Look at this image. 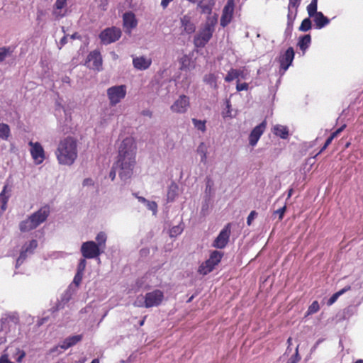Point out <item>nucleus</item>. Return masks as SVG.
<instances>
[{
  "label": "nucleus",
  "instance_id": "f257e3e1",
  "mask_svg": "<svg viewBox=\"0 0 363 363\" xmlns=\"http://www.w3.org/2000/svg\"><path fill=\"white\" fill-rule=\"evenodd\" d=\"M118 156L115 167L119 170L118 175L126 182L133 174L136 164L138 150L135 138L130 133L121 132L116 143Z\"/></svg>",
  "mask_w": 363,
  "mask_h": 363
},
{
  "label": "nucleus",
  "instance_id": "f03ea898",
  "mask_svg": "<svg viewBox=\"0 0 363 363\" xmlns=\"http://www.w3.org/2000/svg\"><path fill=\"white\" fill-rule=\"evenodd\" d=\"M55 155L59 164L72 166L78 157V140L68 135L61 138L55 151Z\"/></svg>",
  "mask_w": 363,
  "mask_h": 363
},
{
  "label": "nucleus",
  "instance_id": "7ed1b4c3",
  "mask_svg": "<svg viewBox=\"0 0 363 363\" xmlns=\"http://www.w3.org/2000/svg\"><path fill=\"white\" fill-rule=\"evenodd\" d=\"M218 22V15L207 16L205 23L195 35L194 43L197 48H203L212 38Z\"/></svg>",
  "mask_w": 363,
  "mask_h": 363
},
{
  "label": "nucleus",
  "instance_id": "20e7f679",
  "mask_svg": "<svg viewBox=\"0 0 363 363\" xmlns=\"http://www.w3.org/2000/svg\"><path fill=\"white\" fill-rule=\"evenodd\" d=\"M49 213V207H42L38 211L29 216L27 219L20 223L19 228L21 231L28 232L33 229H35L47 219Z\"/></svg>",
  "mask_w": 363,
  "mask_h": 363
},
{
  "label": "nucleus",
  "instance_id": "39448f33",
  "mask_svg": "<svg viewBox=\"0 0 363 363\" xmlns=\"http://www.w3.org/2000/svg\"><path fill=\"white\" fill-rule=\"evenodd\" d=\"M318 0H312L307 6V12L310 18H313L315 28L321 29L330 23V19L322 12L317 11Z\"/></svg>",
  "mask_w": 363,
  "mask_h": 363
},
{
  "label": "nucleus",
  "instance_id": "423d86ee",
  "mask_svg": "<svg viewBox=\"0 0 363 363\" xmlns=\"http://www.w3.org/2000/svg\"><path fill=\"white\" fill-rule=\"evenodd\" d=\"M223 255V253L219 251H213L211 253L209 258L200 264L198 269V272L202 275H206L211 272L214 269L215 267L220 262Z\"/></svg>",
  "mask_w": 363,
  "mask_h": 363
},
{
  "label": "nucleus",
  "instance_id": "0eeeda50",
  "mask_svg": "<svg viewBox=\"0 0 363 363\" xmlns=\"http://www.w3.org/2000/svg\"><path fill=\"white\" fill-rule=\"evenodd\" d=\"M106 94L110 105L116 106L125 97L127 87L125 85L113 86L107 89Z\"/></svg>",
  "mask_w": 363,
  "mask_h": 363
},
{
  "label": "nucleus",
  "instance_id": "6e6552de",
  "mask_svg": "<svg viewBox=\"0 0 363 363\" xmlns=\"http://www.w3.org/2000/svg\"><path fill=\"white\" fill-rule=\"evenodd\" d=\"M81 253L85 259H94L99 257L101 252L99 245L94 241H86L81 246Z\"/></svg>",
  "mask_w": 363,
  "mask_h": 363
},
{
  "label": "nucleus",
  "instance_id": "1a4fd4ad",
  "mask_svg": "<svg viewBox=\"0 0 363 363\" xmlns=\"http://www.w3.org/2000/svg\"><path fill=\"white\" fill-rule=\"evenodd\" d=\"M121 36V30L118 28L111 27L104 30L99 35L102 43L111 44L118 40Z\"/></svg>",
  "mask_w": 363,
  "mask_h": 363
},
{
  "label": "nucleus",
  "instance_id": "9d476101",
  "mask_svg": "<svg viewBox=\"0 0 363 363\" xmlns=\"http://www.w3.org/2000/svg\"><path fill=\"white\" fill-rule=\"evenodd\" d=\"M30 153L35 164H40L45 159V152L42 145L38 142L28 143Z\"/></svg>",
  "mask_w": 363,
  "mask_h": 363
},
{
  "label": "nucleus",
  "instance_id": "9b49d317",
  "mask_svg": "<svg viewBox=\"0 0 363 363\" xmlns=\"http://www.w3.org/2000/svg\"><path fill=\"white\" fill-rule=\"evenodd\" d=\"M146 308L157 307L160 306L164 298L162 291L160 289H155L152 291L147 292L145 295Z\"/></svg>",
  "mask_w": 363,
  "mask_h": 363
},
{
  "label": "nucleus",
  "instance_id": "f8f14e48",
  "mask_svg": "<svg viewBox=\"0 0 363 363\" xmlns=\"http://www.w3.org/2000/svg\"><path fill=\"white\" fill-rule=\"evenodd\" d=\"M190 106L189 98L182 94L176 99L170 106V110L174 113H185Z\"/></svg>",
  "mask_w": 363,
  "mask_h": 363
},
{
  "label": "nucleus",
  "instance_id": "ddd939ff",
  "mask_svg": "<svg viewBox=\"0 0 363 363\" xmlns=\"http://www.w3.org/2000/svg\"><path fill=\"white\" fill-rule=\"evenodd\" d=\"M13 189L12 182L9 179L6 180L4 185L3 186V189L0 193V211L1 213H4L7 206V203L9 201V198L11 195V191Z\"/></svg>",
  "mask_w": 363,
  "mask_h": 363
},
{
  "label": "nucleus",
  "instance_id": "4468645a",
  "mask_svg": "<svg viewBox=\"0 0 363 363\" xmlns=\"http://www.w3.org/2000/svg\"><path fill=\"white\" fill-rule=\"evenodd\" d=\"M133 66L138 71L149 69L152 63V57L149 55H133Z\"/></svg>",
  "mask_w": 363,
  "mask_h": 363
},
{
  "label": "nucleus",
  "instance_id": "2eb2a0df",
  "mask_svg": "<svg viewBox=\"0 0 363 363\" xmlns=\"http://www.w3.org/2000/svg\"><path fill=\"white\" fill-rule=\"evenodd\" d=\"M230 235V224L226 225L220 232L213 242V246L216 248H224L228 241Z\"/></svg>",
  "mask_w": 363,
  "mask_h": 363
},
{
  "label": "nucleus",
  "instance_id": "dca6fc26",
  "mask_svg": "<svg viewBox=\"0 0 363 363\" xmlns=\"http://www.w3.org/2000/svg\"><path fill=\"white\" fill-rule=\"evenodd\" d=\"M234 1L235 0H228L226 5L223 9L220 18V26L223 27L228 26L233 18L235 6Z\"/></svg>",
  "mask_w": 363,
  "mask_h": 363
},
{
  "label": "nucleus",
  "instance_id": "f3484780",
  "mask_svg": "<svg viewBox=\"0 0 363 363\" xmlns=\"http://www.w3.org/2000/svg\"><path fill=\"white\" fill-rule=\"evenodd\" d=\"M294 58V51L292 48H289L284 54L279 57L280 70L284 74L292 64Z\"/></svg>",
  "mask_w": 363,
  "mask_h": 363
},
{
  "label": "nucleus",
  "instance_id": "a211bd4d",
  "mask_svg": "<svg viewBox=\"0 0 363 363\" xmlns=\"http://www.w3.org/2000/svg\"><path fill=\"white\" fill-rule=\"evenodd\" d=\"M38 242L35 240H32L28 243H26L20 252V255L16 260V267L20 266L26 259L28 254L33 253V250L37 247Z\"/></svg>",
  "mask_w": 363,
  "mask_h": 363
},
{
  "label": "nucleus",
  "instance_id": "6ab92c4d",
  "mask_svg": "<svg viewBox=\"0 0 363 363\" xmlns=\"http://www.w3.org/2000/svg\"><path fill=\"white\" fill-rule=\"evenodd\" d=\"M86 65L89 68L99 71L102 66V57L100 52L97 50L90 52L87 57Z\"/></svg>",
  "mask_w": 363,
  "mask_h": 363
},
{
  "label": "nucleus",
  "instance_id": "aec40b11",
  "mask_svg": "<svg viewBox=\"0 0 363 363\" xmlns=\"http://www.w3.org/2000/svg\"><path fill=\"white\" fill-rule=\"evenodd\" d=\"M82 340V335H75L67 337L59 345L55 347L51 350V352L58 350L59 348L66 350L68 348L75 345Z\"/></svg>",
  "mask_w": 363,
  "mask_h": 363
},
{
  "label": "nucleus",
  "instance_id": "412c9836",
  "mask_svg": "<svg viewBox=\"0 0 363 363\" xmlns=\"http://www.w3.org/2000/svg\"><path fill=\"white\" fill-rule=\"evenodd\" d=\"M266 128V122L263 121L259 125L255 126L251 131L249 135V143L251 146L254 147L257 145L260 137L264 132Z\"/></svg>",
  "mask_w": 363,
  "mask_h": 363
},
{
  "label": "nucleus",
  "instance_id": "4be33fe9",
  "mask_svg": "<svg viewBox=\"0 0 363 363\" xmlns=\"http://www.w3.org/2000/svg\"><path fill=\"white\" fill-rule=\"evenodd\" d=\"M123 24L125 31L130 34L138 25L135 14L132 12L125 13L123 16Z\"/></svg>",
  "mask_w": 363,
  "mask_h": 363
},
{
  "label": "nucleus",
  "instance_id": "5701e85b",
  "mask_svg": "<svg viewBox=\"0 0 363 363\" xmlns=\"http://www.w3.org/2000/svg\"><path fill=\"white\" fill-rule=\"evenodd\" d=\"M134 196L138 199V202L142 203L146 208L150 211L153 216H156L157 213V204L154 201H150L143 196H138V194H135Z\"/></svg>",
  "mask_w": 363,
  "mask_h": 363
},
{
  "label": "nucleus",
  "instance_id": "b1692460",
  "mask_svg": "<svg viewBox=\"0 0 363 363\" xmlns=\"http://www.w3.org/2000/svg\"><path fill=\"white\" fill-rule=\"evenodd\" d=\"M181 25L184 31L188 34L194 33L196 30V26L189 15H184L181 18Z\"/></svg>",
  "mask_w": 363,
  "mask_h": 363
},
{
  "label": "nucleus",
  "instance_id": "393cba45",
  "mask_svg": "<svg viewBox=\"0 0 363 363\" xmlns=\"http://www.w3.org/2000/svg\"><path fill=\"white\" fill-rule=\"evenodd\" d=\"M66 6L67 0H56L53 10V14L56 18H62L65 16Z\"/></svg>",
  "mask_w": 363,
  "mask_h": 363
},
{
  "label": "nucleus",
  "instance_id": "a878e982",
  "mask_svg": "<svg viewBox=\"0 0 363 363\" xmlns=\"http://www.w3.org/2000/svg\"><path fill=\"white\" fill-rule=\"evenodd\" d=\"M215 5V0H201L198 3V7L201 10L202 13L208 14V16H213L212 10Z\"/></svg>",
  "mask_w": 363,
  "mask_h": 363
},
{
  "label": "nucleus",
  "instance_id": "bb28decb",
  "mask_svg": "<svg viewBox=\"0 0 363 363\" xmlns=\"http://www.w3.org/2000/svg\"><path fill=\"white\" fill-rule=\"evenodd\" d=\"M179 69L181 71L187 72L194 67V66L193 65L191 59L186 55H182L179 59Z\"/></svg>",
  "mask_w": 363,
  "mask_h": 363
},
{
  "label": "nucleus",
  "instance_id": "cd10ccee",
  "mask_svg": "<svg viewBox=\"0 0 363 363\" xmlns=\"http://www.w3.org/2000/svg\"><path fill=\"white\" fill-rule=\"evenodd\" d=\"M179 194V186L172 183L169 185L167 194V200L168 202L174 201Z\"/></svg>",
  "mask_w": 363,
  "mask_h": 363
},
{
  "label": "nucleus",
  "instance_id": "c85d7f7f",
  "mask_svg": "<svg viewBox=\"0 0 363 363\" xmlns=\"http://www.w3.org/2000/svg\"><path fill=\"white\" fill-rule=\"evenodd\" d=\"M240 77L244 78L243 71L241 69H231L225 76V81L230 82L234 79H239Z\"/></svg>",
  "mask_w": 363,
  "mask_h": 363
},
{
  "label": "nucleus",
  "instance_id": "c756f323",
  "mask_svg": "<svg viewBox=\"0 0 363 363\" xmlns=\"http://www.w3.org/2000/svg\"><path fill=\"white\" fill-rule=\"evenodd\" d=\"M272 132L276 135L282 139H286L289 135V130L286 126L282 125H276L272 129Z\"/></svg>",
  "mask_w": 363,
  "mask_h": 363
},
{
  "label": "nucleus",
  "instance_id": "7c9ffc66",
  "mask_svg": "<svg viewBox=\"0 0 363 363\" xmlns=\"http://www.w3.org/2000/svg\"><path fill=\"white\" fill-rule=\"evenodd\" d=\"M196 152L201 157V162L206 163L207 160L208 145L203 142L201 143L197 147Z\"/></svg>",
  "mask_w": 363,
  "mask_h": 363
},
{
  "label": "nucleus",
  "instance_id": "2f4dec72",
  "mask_svg": "<svg viewBox=\"0 0 363 363\" xmlns=\"http://www.w3.org/2000/svg\"><path fill=\"white\" fill-rule=\"evenodd\" d=\"M11 135V129L9 125L0 123V139L8 140Z\"/></svg>",
  "mask_w": 363,
  "mask_h": 363
},
{
  "label": "nucleus",
  "instance_id": "473e14b6",
  "mask_svg": "<svg viewBox=\"0 0 363 363\" xmlns=\"http://www.w3.org/2000/svg\"><path fill=\"white\" fill-rule=\"evenodd\" d=\"M311 42V38L310 35H305L300 38L298 45L300 49L304 52L310 46Z\"/></svg>",
  "mask_w": 363,
  "mask_h": 363
},
{
  "label": "nucleus",
  "instance_id": "72a5a7b5",
  "mask_svg": "<svg viewBox=\"0 0 363 363\" xmlns=\"http://www.w3.org/2000/svg\"><path fill=\"white\" fill-rule=\"evenodd\" d=\"M203 81L212 88H217V77L214 74L209 73L206 74L203 77Z\"/></svg>",
  "mask_w": 363,
  "mask_h": 363
},
{
  "label": "nucleus",
  "instance_id": "f704fd0d",
  "mask_svg": "<svg viewBox=\"0 0 363 363\" xmlns=\"http://www.w3.org/2000/svg\"><path fill=\"white\" fill-rule=\"evenodd\" d=\"M107 240V235L104 232L99 233L96 236V245H99V248L102 247L103 249L106 247V242Z\"/></svg>",
  "mask_w": 363,
  "mask_h": 363
},
{
  "label": "nucleus",
  "instance_id": "c9c22d12",
  "mask_svg": "<svg viewBox=\"0 0 363 363\" xmlns=\"http://www.w3.org/2000/svg\"><path fill=\"white\" fill-rule=\"evenodd\" d=\"M350 289V286H346L345 287L344 289L340 290L339 291L335 293L330 298L329 300L328 301V306H331L333 305L337 300V298L341 296L343 294H345L346 291H349Z\"/></svg>",
  "mask_w": 363,
  "mask_h": 363
},
{
  "label": "nucleus",
  "instance_id": "e433bc0d",
  "mask_svg": "<svg viewBox=\"0 0 363 363\" xmlns=\"http://www.w3.org/2000/svg\"><path fill=\"white\" fill-rule=\"evenodd\" d=\"M13 323V320L9 317L3 318L1 320V330L7 333L10 330L11 325Z\"/></svg>",
  "mask_w": 363,
  "mask_h": 363
},
{
  "label": "nucleus",
  "instance_id": "4c0bfd02",
  "mask_svg": "<svg viewBox=\"0 0 363 363\" xmlns=\"http://www.w3.org/2000/svg\"><path fill=\"white\" fill-rule=\"evenodd\" d=\"M288 10H289V11H288V15H287V18H288L287 26H288V28H291L294 21L297 15V11L293 10V9H288Z\"/></svg>",
  "mask_w": 363,
  "mask_h": 363
},
{
  "label": "nucleus",
  "instance_id": "58836bf2",
  "mask_svg": "<svg viewBox=\"0 0 363 363\" xmlns=\"http://www.w3.org/2000/svg\"><path fill=\"white\" fill-rule=\"evenodd\" d=\"M192 123L194 124V128H196L197 130L201 131L202 133H204L206 131V128L205 121L193 118Z\"/></svg>",
  "mask_w": 363,
  "mask_h": 363
},
{
  "label": "nucleus",
  "instance_id": "ea45409f",
  "mask_svg": "<svg viewBox=\"0 0 363 363\" xmlns=\"http://www.w3.org/2000/svg\"><path fill=\"white\" fill-rule=\"evenodd\" d=\"M311 28V21L309 18H306L303 20L300 27L299 30L303 32H306L309 30Z\"/></svg>",
  "mask_w": 363,
  "mask_h": 363
},
{
  "label": "nucleus",
  "instance_id": "a19ab883",
  "mask_svg": "<svg viewBox=\"0 0 363 363\" xmlns=\"http://www.w3.org/2000/svg\"><path fill=\"white\" fill-rule=\"evenodd\" d=\"M319 303L318 301H313L311 305L308 307L307 314L311 315L313 313H315L319 311Z\"/></svg>",
  "mask_w": 363,
  "mask_h": 363
},
{
  "label": "nucleus",
  "instance_id": "79ce46f5",
  "mask_svg": "<svg viewBox=\"0 0 363 363\" xmlns=\"http://www.w3.org/2000/svg\"><path fill=\"white\" fill-rule=\"evenodd\" d=\"M133 305L136 307H145V296H139L137 297L135 301L133 303Z\"/></svg>",
  "mask_w": 363,
  "mask_h": 363
},
{
  "label": "nucleus",
  "instance_id": "37998d69",
  "mask_svg": "<svg viewBox=\"0 0 363 363\" xmlns=\"http://www.w3.org/2000/svg\"><path fill=\"white\" fill-rule=\"evenodd\" d=\"M10 55V50L6 48H0V62L4 61Z\"/></svg>",
  "mask_w": 363,
  "mask_h": 363
},
{
  "label": "nucleus",
  "instance_id": "c03bdc74",
  "mask_svg": "<svg viewBox=\"0 0 363 363\" xmlns=\"http://www.w3.org/2000/svg\"><path fill=\"white\" fill-rule=\"evenodd\" d=\"M182 232V228L180 226L177 225V226L172 227L170 229L169 235L171 237H174V236H177V235L181 234Z\"/></svg>",
  "mask_w": 363,
  "mask_h": 363
},
{
  "label": "nucleus",
  "instance_id": "a18cd8bd",
  "mask_svg": "<svg viewBox=\"0 0 363 363\" xmlns=\"http://www.w3.org/2000/svg\"><path fill=\"white\" fill-rule=\"evenodd\" d=\"M86 266V261L85 258L81 259L79 260V264L77 266V272L78 273L84 274V271Z\"/></svg>",
  "mask_w": 363,
  "mask_h": 363
},
{
  "label": "nucleus",
  "instance_id": "49530a36",
  "mask_svg": "<svg viewBox=\"0 0 363 363\" xmlns=\"http://www.w3.org/2000/svg\"><path fill=\"white\" fill-rule=\"evenodd\" d=\"M301 0H289L288 9L296 10L300 5Z\"/></svg>",
  "mask_w": 363,
  "mask_h": 363
},
{
  "label": "nucleus",
  "instance_id": "de8ad7c7",
  "mask_svg": "<svg viewBox=\"0 0 363 363\" xmlns=\"http://www.w3.org/2000/svg\"><path fill=\"white\" fill-rule=\"evenodd\" d=\"M16 354L18 355V357H16V359L18 362L21 363L24 357L26 356V353L24 351L20 349H16Z\"/></svg>",
  "mask_w": 363,
  "mask_h": 363
},
{
  "label": "nucleus",
  "instance_id": "09e8293b",
  "mask_svg": "<svg viewBox=\"0 0 363 363\" xmlns=\"http://www.w3.org/2000/svg\"><path fill=\"white\" fill-rule=\"evenodd\" d=\"M248 84L247 83H238L237 84V86H236V89L238 91H247L248 89Z\"/></svg>",
  "mask_w": 363,
  "mask_h": 363
},
{
  "label": "nucleus",
  "instance_id": "8fccbe9b",
  "mask_svg": "<svg viewBox=\"0 0 363 363\" xmlns=\"http://www.w3.org/2000/svg\"><path fill=\"white\" fill-rule=\"evenodd\" d=\"M0 363H14L11 361L7 354H3L0 356Z\"/></svg>",
  "mask_w": 363,
  "mask_h": 363
},
{
  "label": "nucleus",
  "instance_id": "3c124183",
  "mask_svg": "<svg viewBox=\"0 0 363 363\" xmlns=\"http://www.w3.org/2000/svg\"><path fill=\"white\" fill-rule=\"evenodd\" d=\"M82 277H83V274L77 272V274H75V276L74 277V281H73L74 283L76 285H79L82 281Z\"/></svg>",
  "mask_w": 363,
  "mask_h": 363
},
{
  "label": "nucleus",
  "instance_id": "603ef678",
  "mask_svg": "<svg viewBox=\"0 0 363 363\" xmlns=\"http://www.w3.org/2000/svg\"><path fill=\"white\" fill-rule=\"evenodd\" d=\"M84 186H92L94 185V181L91 178H86L82 182Z\"/></svg>",
  "mask_w": 363,
  "mask_h": 363
},
{
  "label": "nucleus",
  "instance_id": "864d4df0",
  "mask_svg": "<svg viewBox=\"0 0 363 363\" xmlns=\"http://www.w3.org/2000/svg\"><path fill=\"white\" fill-rule=\"evenodd\" d=\"M255 215H256V213L255 211H252L247 218V223L248 225H250L252 220L255 219Z\"/></svg>",
  "mask_w": 363,
  "mask_h": 363
},
{
  "label": "nucleus",
  "instance_id": "5fc2aeb1",
  "mask_svg": "<svg viewBox=\"0 0 363 363\" xmlns=\"http://www.w3.org/2000/svg\"><path fill=\"white\" fill-rule=\"evenodd\" d=\"M334 138L330 135L325 141L324 146L320 150V152L327 148V147L332 143Z\"/></svg>",
  "mask_w": 363,
  "mask_h": 363
},
{
  "label": "nucleus",
  "instance_id": "6e6d98bb",
  "mask_svg": "<svg viewBox=\"0 0 363 363\" xmlns=\"http://www.w3.org/2000/svg\"><path fill=\"white\" fill-rule=\"evenodd\" d=\"M116 170L118 171V172H119V170L118 169H116L115 167V165L113 166V169L109 173V177L111 178V179L113 181L116 178Z\"/></svg>",
  "mask_w": 363,
  "mask_h": 363
},
{
  "label": "nucleus",
  "instance_id": "4d7b16f0",
  "mask_svg": "<svg viewBox=\"0 0 363 363\" xmlns=\"http://www.w3.org/2000/svg\"><path fill=\"white\" fill-rule=\"evenodd\" d=\"M345 125H342L340 128H339L337 130H335L334 133L331 134V136L335 138L336 136H337L338 134H340L345 128Z\"/></svg>",
  "mask_w": 363,
  "mask_h": 363
},
{
  "label": "nucleus",
  "instance_id": "13d9d810",
  "mask_svg": "<svg viewBox=\"0 0 363 363\" xmlns=\"http://www.w3.org/2000/svg\"><path fill=\"white\" fill-rule=\"evenodd\" d=\"M285 211H286V206H284V207L278 209L276 211V213L279 214L280 220H281L283 218V216H284V214L285 213Z\"/></svg>",
  "mask_w": 363,
  "mask_h": 363
},
{
  "label": "nucleus",
  "instance_id": "bf43d9fd",
  "mask_svg": "<svg viewBox=\"0 0 363 363\" xmlns=\"http://www.w3.org/2000/svg\"><path fill=\"white\" fill-rule=\"evenodd\" d=\"M173 0H162L161 1V6L165 9L166 7H167V6L169 5V4Z\"/></svg>",
  "mask_w": 363,
  "mask_h": 363
},
{
  "label": "nucleus",
  "instance_id": "052dcab7",
  "mask_svg": "<svg viewBox=\"0 0 363 363\" xmlns=\"http://www.w3.org/2000/svg\"><path fill=\"white\" fill-rule=\"evenodd\" d=\"M67 37L66 36L63 37L60 42V46L59 47V48L61 49L62 47L67 43Z\"/></svg>",
  "mask_w": 363,
  "mask_h": 363
},
{
  "label": "nucleus",
  "instance_id": "680f3d73",
  "mask_svg": "<svg viewBox=\"0 0 363 363\" xmlns=\"http://www.w3.org/2000/svg\"><path fill=\"white\" fill-rule=\"evenodd\" d=\"M322 342V340H318L315 344L313 346V347L311 348V351L313 352L316 350V348L318 347V346L319 345V344Z\"/></svg>",
  "mask_w": 363,
  "mask_h": 363
},
{
  "label": "nucleus",
  "instance_id": "e2e57ef3",
  "mask_svg": "<svg viewBox=\"0 0 363 363\" xmlns=\"http://www.w3.org/2000/svg\"><path fill=\"white\" fill-rule=\"evenodd\" d=\"M91 363H99V361L98 359H94L92 360V362Z\"/></svg>",
  "mask_w": 363,
  "mask_h": 363
},
{
  "label": "nucleus",
  "instance_id": "0e129e2a",
  "mask_svg": "<svg viewBox=\"0 0 363 363\" xmlns=\"http://www.w3.org/2000/svg\"><path fill=\"white\" fill-rule=\"evenodd\" d=\"M292 191H293V190H292V189H290V190L289 191V194H288V197H289H289H291V194H292Z\"/></svg>",
  "mask_w": 363,
  "mask_h": 363
},
{
  "label": "nucleus",
  "instance_id": "69168bd1",
  "mask_svg": "<svg viewBox=\"0 0 363 363\" xmlns=\"http://www.w3.org/2000/svg\"><path fill=\"white\" fill-rule=\"evenodd\" d=\"M75 38H77V34H74V35H71V38L74 39Z\"/></svg>",
  "mask_w": 363,
  "mask_h": 363
},
{
  "label": "nucleus",
  "instance_id": "338daca9",
  "mask_svg": "<svg viewBox=\"0 0 363 363\" xmlns=\"http://www.w3.org/2000/svg\"><path fill=\"white\" fill-rule=\"evenodd\" d=\"M356 363H363V361L362 360H358L356 362Z\"/></svg>",
  "mask_w": 363,
  "mask_h": 363
},
{
  "label": "nucleus",
  "instance_id": "774afa93",
  "mask_svg": "<svg viewBox=\"0 0 363 363\" xmlns=\"http://www.w3.org/2000/svg\"><path fill=\"white\" fill-rule=\"evenodd\" d=\"M287 363H295L294 361L288 362Z\"/></svg>",
  "mask_w": 363,
  "mask_h": 363
}]
</instances>
